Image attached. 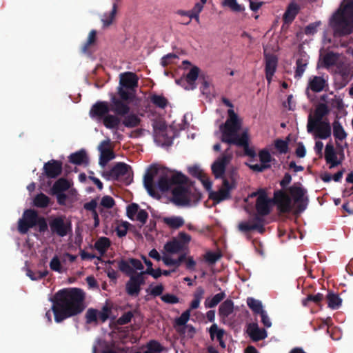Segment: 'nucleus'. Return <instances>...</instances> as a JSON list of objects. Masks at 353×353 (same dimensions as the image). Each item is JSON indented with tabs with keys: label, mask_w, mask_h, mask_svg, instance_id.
<instances>
[{
	"label": "nucleus",
	"mask_w": 353,
	"mask_h": 353,
	"mask_svg": "<svg viewBox=\"0 0 353 353\" xmlns=\"http://www.w3.org/2000/svg\"><path fill=\"white\" fill-rule=\"evenodd\" d=\"M85 294L80 288H65L59 290L52 298V310L54 321L63 320L81 314L85 308Z\"/></svg>",
	"instance_id": "nucleus-1"
},
{
	"label": "nucleus",
	"mask_w": 353,
	"mask_h": 353,
	"mask_svg": "<svg viewBox=\"0 0 353 353\" xmlns=\"http://www.w3.org/2000/svg\"><path fill=\"white\" fill-rule=\"evenodd\" d=\"M130 111V105L112 94L110 104L107 101H97L92 105L89 115L92 119L101 122L107 129L117 131L120 130L121 123L119 116H124Z\"/></svg>",
	"instance_id": "nucleus-2"
},
{
	"label": "nucleus",
	"mask_w": 353,
	"mask_h": 353,
	"mask_svg": "<svg viewBox=\"0 0 353 353\" xmlns=\"http://www.w3.org/2000/svg\"><path fill=\"white\" fill-rule=\"evenodd\" d=\"M276 205L281 213H288L292 210L291 199L283 190L274 192L272 199L268 198L266 192H262L256 198L255 208L257 216L252 223L244 222V231L256 230L262 233L264 231L263 220L261 217L268 215L271 212V203Z\"/></svg>",
	"instance_id": "nucleus-3"
},
{
	"label": "nucleus",
	"mask_w": 353,
	"mask_h": 353,
	"mask_svg": "<svg viewBox=\"0 0 353 353\" xmlns=\"http://www.w3.org/2000/svg\"><path fill=\"white\" fill-rule=\"evenodd\" d=\"M188 182V178L185 175L176 172L170 176H160L157 186L162 192L172 189V201L178 206H185L189 205L192 200L191 188Z\"/></svg>",
	"instance_id": "nucleus-4"
},
{
	"label": "nucleus",
	"mask_w": 353,
	"mask_h": 353,
	"mask_svg": "<svg viewBox=\"0 0 353 353\" xmlns=\"http://www.w3.org/2000/svg\"><path fill=\"white\" fill-rule=\"evenodd\" d=\"M222 102L230 108L228 110L227 120L219 126L221 141L229 145L243 147V133H239L241 123L239 117L232 110L233 105L229 99L222 97Z\"/></svg>",
	"instance_id": "nucleus-5"
},
{
	"label": "nucleus",
	"mask_w": 353,
	"mask_h": 353,
	"mask_svg": "<svg viewBox=\"0 0 353 353\" xmlns=\"http://www.w3.org/2000/svg\"><path fill=\"white\" fill-rule=\"evenodd\" d=\"M138 83L139 77L135 73L126 72L121 74L119 85L117 88L119 99L129 105V103L132 102L135 98Z\"/></svg>",
	"instance_id": "nucleus-6"
},
{
	"label": "nucleus",
	"mask_w": 353,
	"mask_h": 353,
	"mask_svg": "<svg viewBox=\"0 0 353 353\" xmlns=\"http://www.w3.org/2000/svg\"><path fill=\"white\" fill-rule=\"evenodd\" d=\"M330 24L335 36H344L353 32V14H347L345 8H339L332 16Z\"/></svg>",
	"instance_id": "nucleus-7"
},
{
	"label": "nucleus",
	"mask_w": 353,
	"mask_h": 353,
	"mask_svg": "<svg viewBox=\"0 0 353 353\" xmlns=\"http://www.w3.org/2000/svg\"><path fill=\"white\" fill-rule=\"evenodd\" d=\"M288 194L294 203L297 204L298 210L301 212L304 211L308 204L309 199L306 196L307 190L303 187L300 182L294 183L288 189Z\"/></svg>",
	"instance_id": "nucleus-8"
},
{
	"label": "nucleus",
	"mask_w": 353,
	"mask_h": 353,
	"mask_svg": "<svg viewBox=\"0 0 353 353\" xmlns=\"http://www.w3.org/2000/svg\"><path fill=\"white\" fill-rule=\"evenodd\" d=\"M52 234L64 237L72 232V223L64 216L52 217L49 221Z\"/></svg>",
	"instance_id": "nucleus-9"
},
{
	"label": "nucleus",
	"mask_w": 353,
	"mask_h": 353,
	"mask_svg": "<svg viewBox=\"0 0 353 353\" xmlns=\"http://www.w3.org/2000/svg\"><path fill=\"white\" fill-rule=\"evenodd\" d=\"M110 313L111 308L107 305L103 306L100 311L94 308H89L85 314V323L95 325H98L99 321L104 323L109 319Z\"/></svg>",
	"instance_id": "nucleus-10"
},
{
	"label": "nucleus",
	"mask_w": 353,
	"mask_h": 353,
	"mask_svg": "<svg viewBox=\"0 0 353 353\" xmlns=\"http://www.w3.org/2000/svg\"><path fill=\"white\" fill-rule=\"evenodd\" d=\"M39 215L35 210L28 209L23 212V216L18 221V230L21 234H26L29 229L37 225Z\"/></svg>",
	"instance_id": "nucleus-11"
},
{
	"label": "nucleus",
	"mask_w": 353,
	"mask_h": 353,
	"mask_svg": "<svg viewBox=\"0 0 353 353\" xmlns=\"http://www.w3.org/2000/svg\"><path fill=\"white\" fill-rule=\"evenodd\" d=\"M202 77V74H200V69L197 66H193L188 73L179 79L175 80L176 84L183 87L187 90H193L196 86V81L199 78Z\"/></svg>",
	"instance_id": "nucleus-12"
},
{
	"label": "nucleus",
	"mask_w": 353,
	"mask_h": 353,
	"mask_svg": "<svg viewBox=\"0 0 353 353\" xmlns=\"http://www.w3.org/2000/svg\"><path fill=\"white\" fill-rule=\"evenodd\" d=\"M231 159L232 154L229 152V149H227L212 164V172L216 179H224L223 176L225 172L226 166L230 162Z\"/></svg>",
	"instance_id": "nucleus-13"
},
{
	"label": "nucleus",
	"mask_w": 353,
	"mask_h": 353,
	"mask_svg": "<svg viewBox=\"0 0 353 353\" xmlns=\"http://www.w3.org/2000/svg\"><path fill=\"white\" fill-rule=\"evenodd\" d=\"M130 165L123 163H117L110 170L103 172V176L108 179L119 180L121 177H130Z\"/></svg>",
	"instance_id": "nucleus-14"
},
{
	"label": "nucleus",
	"mask_w": 353,
	"mask_h": 353,
	"mask_svg": "<svg viewBox=\"0 0 353 353\" xmlns=\"http://www.w3.org/2000/svg\"><path fill=\"white\" fill-rule=\"evenodd\" d=\"M234 188L232 183H230L227 179L223 180V187L218 191H210L209 199L214 203H219L221 201L230 198V190Z\"/></svg>",
	"instance_id": "nucleus-15"
},
{
	"label": "nucleus",
	"mask_w": 353,
	"mask_h": 353,
	"mask_svg": "<svg viewBox=\"0 0 353 353\" xmlns=\"http://www.w3.org/2000/svg\"><path fill=\"white\" fill-rule=\"evenodd\" d=\"M330 110L327 105L325 103H319L314 110V116L311 114H309L307 119V130L309 133H311L312 125L315 123L323 122V118L328 114Z\"/></svg>",
	"instance_id": "nucleus-16"
},
{
	"label": "nucleus",
	"mask_w": 353,
	"mask_h": 353,
	"mask_svg": "<svg viewBox=\"0 0 353 353\" xmlns=\"http://www.w3.org/2000/svg\"><path fill=\"white\" fill-rule=\"evenodd\" d=\"M43 174L48 179H56L63 171V163L61 161L52 159L43 165Z\"/></svg>",
	"instance_id": "nucleus-17"
},
{
	"label": "nucleus",
	"mask_w": 353,
	"mask_h": 353,
	"mask_svg": "<svg viewBox=\"0 0 353 353\" xmlns=\"http://www.w3.org/2000/svg\"><path fill=\"white\" fill-rule=\"evenodd\" d=\"M158 174V168L154 165H151L148 169L143 177V185L148 194L152 196H156L157 193L155 190L154 179Z\"/></svg>",
	"instance_id": "nucleus-18"
},
{
	"label": "nucleus",
	"mask_w": 353,
	"mask_h": 353,
	"mask_svg": "<svg viewBox=\"0 0 353 353\" xmlns=\"http://www.w3.org/2000/svg\"><path fill=\"white\" fill-rule=\"evenodd\" d=\"M261 164H250L246 163L249 168L255 172H263L265 170L270 168V163L273 160L270 153L267 150H263L259 154Z\"/></svg>",
	"instance_id": "nucleus-19"
},
{
	"label": "nucleus",
	"mask_w": 353,
	"mask_h": 353,
	"mask_svg": "<svg viewBox=\"0 0 353 353\" xmlns=\"http://www.w3.org/2000/svg\"><path fill=\"white\" fill-rule=\"evenodd\" d=\"M246 333L254 342L265 339L268 332L264 328H260L257 323H250L247 325Z\"/></svg>",
	"instance_id": "nucleus-20"
},
{
	"label": "nucleus",
	"mask_w": 353,
	"mask_h": 353,
	"mask_svg": "<svg viewBox=\"0 0 353 353\" xmlns=\"http://www.w3.org/2000/svg\"><path fill=\"white\" fill-rule=\"evenodd\" d=\"M264 57L265 62V77L268 83H270L277 68L278 58L273 54L265 53Z\"/></svg>",
	"instance_id": "nucleus-21"
},
{
	"label": "nucleus",
	"mask_w": 353,
	"mask_h": 353,
	"mask_svg": "<svg viewBox=\"0 0 353 353\" xmlns=\"http://www.w3.org/2000/svg\"><path fill=\"white\" fill-rule=\"evenodd\" d=\"M312 127L311 133L315 131L316 137L321 139H327L331 136L332 129L327 121L315 123Z\"/></svg>",
	"instance_id": "nucleus-22"
},
{
	"label": "nucleus",
	"mask_w": 353,
	"mask_h": 353,
	"mask_svg": "<svg viewBox=\"0 0 353 353\" xmlns=\"http://www.w3.org/2000/svg\"><path fill=\"white\" fill-rule=\"evenodd\" d=\"M109 140L103 141L101 143L99 149L101 152L99 158V164L101 166H105L108 161L114 158V154L112 150L108 148Z\"/></svg>",
	"instance_id": "nucleus-23"
},
{
	"label": "nucleus",
	"mask_w": 353,
	"mask_h": 353,
	"mask_svg": "<svg viewBox=\"0 0 353 353\" xmlns=\"http://www.w3.org/2000/svg\"><path fill=\"white\" fill-rule=\"evenodd\" d=\"M325 159L327 164H330V168H333L341 163L338 160L336 153L332 144L327 143L325 149Z\"/></svg>",
	"instance_id": "nucleus-24"
},
{
	"label": "nucleus",
	"mask_w": 353,
	"mask_h": 353,
	"mask_svg": "<svg viewBox=\"0 0 353 353\" xmlns=\"http://www.w3.org/2000/svg\"><path fill=\"white\" fill-rule=\"evenodd\" d=\"M300 6L296 2L292 1L288 6L283 17L285 23H291L300 11Z\"/></svg>",
	"instance_id": "nucleus-25"
},
{
	"label": "nucleus",
	"mask_w": 353,
	"mask_h": 353,
	"mask_svg": "<svg viewBox=\"0 0 353 353\" xmlns=\"http://www.w3.org/2000/svg\"><path fill=\"white\" fill-rule=\"evenodd\" d=\"M327 86V80L323 77L313 76L310 78L307 88H310L314 92H320Z\"/></svg>",
	"instance_id": "nucleus-26"
},
{
	"label": "nucleus",
	"mask_w": 353,
	"mask_h": 353,
	"mask_svg": "<svg viewBox=\"0 0 353 353\" xmlns=\"http://www.w3.org/2000/svg\"><path fill=\"white\" fill-rule=\"evenodd\" d=\"M121 119V125H123L124 127L128 128H134L138 127L141 120L134 113H130V112L124 116H119Z\"/></svg>",
	"instance_id": "nucleus-27"
},
{
	"label": "nucleus",
	"mask_w": 353,
	"mask_h": 353,
	"mask_svg": "<svg viewBox=\"0 0 353 353\" xmlns=\"http://www.w3.org/2000/svg\"><path fill=\"white\" fill-rule=\"evenodd\" d=\"M148 100L155 108L159 109H165L169 104V101L166 97L163 94L157 93H150L148 97Z\"/></svg>",
	"instance_id": "nucleus-28"
},
{
	"label": "nucleus",
	"mask_w": 353,
	"mask_h": 353,
	"mask_svg": "<svg viewBox=\"0 0 353 353\" xmlns=\"http://www.w3.org/2000/svg\"><path fill=\"white\" fill-rule=\"evenodd\" d=\"M68 158L70 163L78 165L88 164L89 163V159L84 150L72 153Z\"/></svg>",
	"instance_id": "nucleus-29"
},
{
	"label": "nucleus",
	"mask_w": 353,
	"mask_h": 353,
	"mask_svg": "<svg viewBox=\"0 0 353 353\" xmlns=\"http://www.w3.org/2000/svg\"><path fill=\"white\" fill-rule=\"evenodd\" d=\"M234 310V303L231 299H227L223 302L219 308V315L224 320L228 317Z\"/></svg>",
	"instance_id": "nucleus-30"
},
{
	"label": "nucleus",
	"mask_w": 353,
	"mask_h": 353,
	"mask_svg": "<svg viewBox=\"0 0 353 353\" xmlns=\"http://www.w3.org/2000/svg\"><path fill=\"white\" fill-rule=\"evenodd\" d=\"M163 222L170 228L176 230L182 227L185 221L181 216H172L168 217H163Z\"/></svg>",
	"instance_id": "nucleus-31"
},
{
	"label": "nucleus",
	"mask_w": 353,
	"mask_h": 353,
	"mask_svg": "<svg viewBox=\"0 0 353 353\" xmlns=\"http://www.w3.org/2000/svg\"><path fill=\"white\" fill-rule=\"evenodd\" d=\"M141 288L132 277L125 283V292L132 296L137 297L141 292Z\"/></svg>",
	"instance_id": "nucleus-32"
},
{
	"label": "nucleus",
	"mask_w": 353,
	"mask_h": 353,
	"mask_svg": "<svg viewBox=\"0 0 353 353\" xmlns=\"http://www.w3.org/2000/svg\"><path fill=\"white\" fill-rule=\"evenodd\" d=\"M164 249L170 254H176L184 249L183 243L176 239L167 242L164 245Z\"/></svg>",
	"instance_id": "nucleus-33"
},
{
	"label": "nucleus",
	"mask_w": 353,
	"mask_h": 353,
	"mask_svg": "<svg viewBox=\"0 0 353 353\" xmlns=\"http://www.w3.org/2000/svg\"><path fill=\"white\" fill-rule=\"evenodd\" d=\"M332 126L333 135L336 141H343L347 138V134L339 121L335 120L332 123Z\"/></svg>",
	"instance_id": "nucleus-34"
},
{
	"label": "nucleus",
	"mask_w": 353,
	"mask_h": 353,
	"mask_svg": "<svg viewBox=\"0 0 353 353\" xmlns=\"http://www.w3.org/2000/svg\"><path fill=\"white\" fill-rule=\"evenodd\" d=\"M339 54L333 52H328L323 57V65L325 68H330L336 64Z\"/></svg>",
	"instance_id": "nucleus-35"
},
{
	"label": "nucleus",
	"mask_w": 353,
	"mask_h": 353,
	"mask_svg": "<svg viewBox=\"0 0 353 353\" xmlns=\"http://www.w3.org/2000/svg\"><path fill=\"white\" fill-rule=\"evenodd\" d=\"M328 307L336 310L341 305L342 300L338 294L329 292L326 296Z\"/></svg>",
	"instance_id": "nucleus-36"
},
{
	"label": "nucleus",
	"mask_w": 353,
	"mask_h": 353,
	"mask_svg": "<svg viewBox=\"0 0 353 353\" xmlns=\"http://www.w3.org/2000/svg\"><path fill=\"white\" fill-rule=\"evenodd\" d=\"M111 242L107 237L99 238L94 243V248L101 254L103 255L110 248Z\"/></svg>",
	"instance_id": "nucleus-37"
},
{
	"label": "nucleus",
	"mask_w": 353,
	"mask_h": 353,
	"mask_svg": "<svg viewBox=\"0 0 353 353\" xmlns=\"http://www.w3.org/2000/svg\"><path fill=\"white\" fill-rule=\"evenodd\" d=\"M70 188L68 181L65 178H60L54 182L52 188V193H59L66 191Z\"/></svg>",
	"instance_id": "nucleus-38"
},
{
	"label": "nucleus",
	"mask_w": 353,
	"mask_h": 353,
	"mask_svg": "<svg viewBox=\"0 0 353 353\" xmlns=\"http://www.w3.org/2000/svg\"><path fill=\"white\" fill-rule=\"evenodd\" d=\"M226 296L224 292H221L212 298H207L205 301V306L207 308H212L216 306L221 301H222Z\"/></svg>",
	"instance_id": "nucleus-39"
},
{
	"label": "nucleus",
	"mask_w": 353,
	"mask_h": 353,
	"mask_svg": "<svg viewBox=\"0 0 353 353\" xmlns=\"http://www.w3.org/2000/svg\"><path fill=\"white\" fill-rule=\"evenodd\" d=\"M162 261L166 266H174L178 268L181 264L185 261V253L181 254L176 259H172L170 256H163Z\"/></svg>",
	"instance_id": "nucleus-40"
},
{
	"label": "nucleus",
	"mask_w": 353,
	"mask_h": 353,
	"mask_svg": "<svg viewBox=\"0 0 353 353\" xmlns=\"http://www.w3.org/2000/svg\"><path fill=\"white\" fill-rule=\"evenodd\" d=\"M117 12V3H113L112 10L108 14H106V13L104 14L101 19V21L103 23V28H107L112 23V22L115 18Z\"/></svg>",
	"instance_id": "nucleus-41"
},
{
	"label": "nucleus",
	"mask_w": 353,
	"mask_h": 353,
	"mask_svg": "<svg viewBox=\"0 0 353 353\" xmlns=\"http://www.w3.org/2000/svg\"><path fill=\"white\" fill-rule=\"evenodd\" d=\"M50 199L43 193H39L35 196L33 204L40 208H47L50 204Z\"/></svg>",
	"instance_id": "nucleus-42"
},
{
	"label": "nucleus",
	"mask_w": 353,
	"mask_h": 353,
	"mask_svg": "<svg viewBox=\"0 0 353 353\" xmlns=\"http://www.w3.org/2000/svg\"><path fill=\"white\" fill-rule=\"evenodd\" d=\"M152 127L157 135L164 137L167 130V125L162 119H156L152 122Z\"/></svg>",
	"instance_id": "nucleus-43"
},
{
	"label": "nucleus",
	"mask_w": 353,
	"mask_h": 353,
	"mask_svg": "<svg viewBox=\"0 0 353 353\" xmlns=\"http://www.w3.org/2000/svg\"><path fill=\"white\" fill-rule=\"evenodd\" d=\"M247 304L248 307L252 310L254 314H259L264 310L263 308L262 303L254 298H248Z\"/></svg>",
	"instance_id": "nucleus-44"
},
{
	"label": "nucleus",
	"mask_w": 353,
	"mask_h": 353,
	"mask_svg": "<svg viewBox=\"0 0 353 353\" xmlns=\"http://www.w3.org/2000/svg\"><path fill=\"white\" fill-rule=\"evenodd\" d=\"M209 334L212 341L215 338L217 341H221V338H223L225 331L223 329L219 328L216 323H213L209 329Z\"/></svg>",
	"instance_id": "nucleus-45"
},
{
	"label": "nucleus",
	"mask_w": 353,
	"mask_h": 353,
	"mask_svg": "<svg viewBox=\"0 0 353 353\" xmlns=\"http://www.w3.org/2000/svg\"><path fill=\"white\" fill-rule=\"evenodd\" d=\"M249 134L247 129H244V156H248L252 158L256 157V152L254 148H250L249 145Z\"/></svg>",
	"instance_id": "nucleus-46"
},
{
	"label": "nucleus",
	"mask_w": 353,
	"mask_h": 353,
	"mask_svg": "<svg viewBox=\"0 0 353 353\" xmlns=\"http://www.w3.org/2000/svg\"><path fill=\"white\" fill-rule=\"evenodd\" d=\"M118 268L120 271L130 276L134 272L133 268L130 265V259L128 261L121 259L118 261Z\"/></svg>",
	"instance_id": "nucleus-47"
},
{
	"label": "nucleus",
	"mask_w": 353,
	"mask_h": 353,
	"mask_svg": "<svg viewBox=\"0 0 353 353\" xmlns=\"http://www.w3.org/2000/svg\"><path fill=\"white\" fill-rule=\"evenodd\" d=\"M307 65V63L303 59H298L296 61V70H295V78H301L303 74L305 68Z\"/></svg>",
	"instance_id": "nucleus-48"
},
{
	"label": "nucleus",
	"mask_w": 353,
	"mask_h": 353,
	"mask_svg": "<svg viewBox=\"0 0 353 353\" xmlns=\"http://www.w3.org/2000/svg\"><path fill=\"white\" fill-rule=\"evenodd\" d=\"M190 316V310H187L183 312L181 315L175 319L176 326H183L187 325L186 323L189 321Z\"/></svg>",
	"instance_id": "nucleus-49"
},
{
	"label": "nucleus",
	"mask_w": 353,
	"mask_h": 353,
	"mask_svg": "<svg viewBox=\"0 0 353 353\" xmlns=\"http://www.w3.org/2000/svg\"><path fill=\"white\" fill-rule=\"evenodd\" d=\"M97 39V31L92 30L88 37V39L82 48V51L86 52L88 50L89 47L94 44Z\"/></svg>",
	"instance_id": "nucleus-50"
},
{
	"label": "nucleus",
	"mask_w": 353,
	"mask_h": 353,
	"mask_svg": "<svg viewBox=\"0 0 353 353\" xmlns=\"http://www.w3.org/2000/svg\"><path fill=\"white\" fill-rule=\"evenodd\" d=\"M48 274V271L47 270H45L43 272H41V271L33 272L30 270H28L27 272V275L32 281L40 280L44 277H46Z\"/></svg>",
	"instance_id": "nucleus-51"
},
{
	"label": "nucleus",
	"mask_w": 353,
	"mask_h": 353,
	"mask_svg": "<svg viewBox=\"0 0 353 353\" xmlns=\"http://www.w3.org/2000/svg\"><path fill=\"white\" fill-rule=\"evenodd\" d=\"M139 205L135 203H132L128 205L127 210H126V214H127L128 217L130 220H132V221L134 220V217L139 212Z\"/></svg>",
	"instance_id": "nucleus-52"
},
{
	"label": "nucleus",
	"mask_w": 353,
	"mask_h": 353,
	"mask_svg": "<svg viewBox=\"0 0 353 353\" xmlns=\"http://www.w3.org/2000/svg\"><path fill=\"white\" fill-rule=\"evenodd\" d=\"M323 299V295L321 293H317L316 294H309L305 299L303 301L304 305H307V302L312 301L316 304H319Z\"/></svg>",
	"instance_id": "nucleus-53"
},
{
	"label": "nucleus",
	"mask_w": 353,
	"mask_h": 353,
	"mask_svg": "<svg viewBox=\"0 0 353 353\" xmlns=\"http://www.w3.org/2000/svg\"><path fill=\"white\" fill-rule=\"evenodd\" d=\"M321 24L320 21L311 23L305 26L304 33L306 35H313L317 32L318 27Z\"/></svg>",
	"instance_id": "nucleus-54"
},
{
	"label": "nucleus",
	"mask_w": 353,
	"mask_h": 353,
	"mask_svg": "<svg viewBox=\"0 0 353 353\" xmlns=\"http://www.w3.org/2000/svg\"><path fill=\"white\" fill-rule=\"evenodd\" d=\"M50 268L52 270L62 272V266L57 256H54L50 262Z\"/></svg>",
	"instance_id": "nucleus-55"
},
{
	"label": "nucleus",
	"mask_w": 353,
	"mask_h": 353,
	"mask_svg": "<svg viewBox=\"0 0 353 353\" xmlns=\"http://www.w3.org/2000/svg\"><path fill=\"white\" fill-rule=\"evenodd\" d=\"M133 316V313L131 311L125 312L118 319L117 323L121 325L128 324L131 321Z\"/></svg>",
	"instance_id": "nucleus-56"
},
{
	"label": "nucleus",
	"mask_w": 353,
	"mask_h": 353,
	"mask_svg": "<svg viewBox=\"0 0 353 353\" xmlns=\"http://www.w3.org/2000/svg\"><path fill=\"white\" fill-rule=\"evenodd\" d=\"M275 148L281 154H285L288 152V142L282 139H277L274 143Z\"/></svg>",
	"instance_id": "nucleus-57"
},
{
	"label": "nucleus",
	"mask_w": 353,
	"mask_h": 353,
	"mask_svg": "<svg viewBox=\"0 0 353 353\" xmlns=\"http://www.w3.org/2000/svg\"><path fill=\"white\" fill-rule=\"evenodd\" d=\"M161 300L169 304H176L179 302V299L172 294H165L161 296Z\"/></svg>",
	"instance_id": "nucleus-58"
},
{
	"label": "nucleus",
	"mask_w": 353,
	"mask_h": 353,
	"mask_svg": "<svg viewBox=\"0 0 353 353\" xmlns=\"http://www.w3.org/2000/svg\"><path fill=\"white\" fill-rule=\"evenodd\" d=\"M101 205L105 208L110 209L115 205V201L112 196L106 195L102 197Z\"/></svg>",
	"instance_id": "nucleus-59"
},
{
	"label": "nucleus",
	"mask_w": 353,
	"mask_h": 353,
	"mask_svg": "<svg viewBox=\"0 0 353 353\" xmlns=\"http://www.w3.org/2000/svg\"><path fill=\"white\" fill-rule=\"evenodd\" d=\"M148 350L147 351H151L156 353H159L162 351L163 348L161 344L156 341H150L148 343Z\"/></svg>",
	"instance_id": "nucleus-60"
},
{
	"label": "nucleus",
	"mask_w": 353,
	"mask_h": 353,
	"mask_svg": "<svg viewBox=\"0 0 353 353\" xmlns=\"http://www.w3.org/2000/svg\"><path fill=\"white\" fill-rule=\"evenodd\" d=\"M37 225H38V230L40 233H43L48 229L47 221L43 216H39L37 221Z\"/></svg>",
	"instance_id": "nucleus-61"
},
{
	"label": "nucleus",
	"mask_w": 353,
	"mask_h": 353,
	"mask_svg": "<svg viewBox=\"0 0 353 353\" xmlns=\"http://www.w3.org/2000/svg\"><path fill=\"white\" fill-rule=\"evenodd\" d=\"M220 258V255L213 252H208L204 255V259L206 262L210 264H213L216 263V261Z\"/></svg>",
	"instance_id": "nucleus-62"
},
{
	"label": "nucleus",
	"mask_w": 353,
	"mask_h": 353,
	"mask_svg": "<svg viewBox=\"0 0 353 353\" xmlns=\"http://www.w3.org/2000/svg\"><path fill=\"white\" fill-rule=\"evenodd\" d=\"M188 172L190 174H191L192 176L196 177L197 179H200L202 177L203 174L205 173L199 168V167L196 165H194L192 167H190L188 169Z\"/></svg>",
	"instance_id": "nucleus-63"
},
{
	"label": "nucleus",
	"mask_w": 353,
	"mask_h": 353,
	"mask_svg": "<svg viewBox=\"0 0 353 353\" xmlns=\"http://www.w3.org/2000/svg\"><path fill=\"white\" fill-rule=\"evenodd\" d=\"M128 225H130L129 223L124 222L123 224L117 228L116 232L119 237H123L126 235Z\"/></svg>",
	"instance_id": "nucleus-64"
}]
</instances>
